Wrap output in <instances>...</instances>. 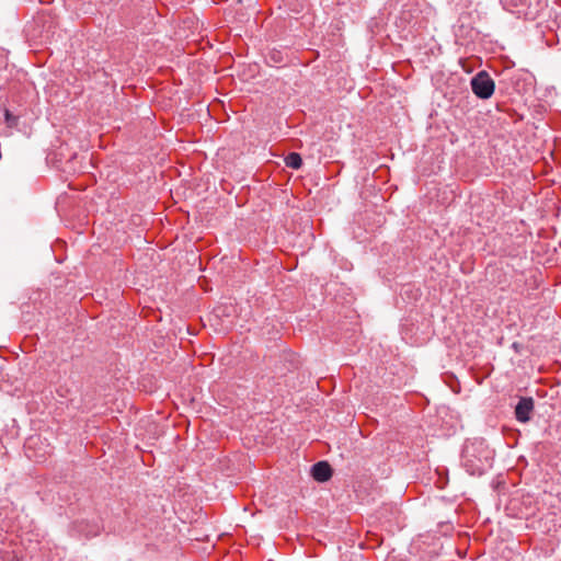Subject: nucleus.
Returning <instances> with one entry per match:
<instances>
[{
    "label": "nucleus",
    "instance_id": "7ed1b4c3",
    "mask_svg": "<svg viewBox=\"0 0 561 561\" xmlns=\"http://www.w3.org/2000/svg\"><path fill=\"white\" fill-rule=\"evenodd\" d=\"M535 401L531 397H522L515 407V417L518 422L527 423L534 411Z\"/></svg>",
    "mask_w": 561,
    "mask_h": 561
},
{
    "label": "nucleus",
    "instance_id": "f257e3e1",
    "mask_svg": "<svg viewBox=\"0 0 561 561\" xmlns=\"http://www.w3.org/2000/svg\"><path fill=\"white\" fill-rule=\"evenodd\" d=\"M472 92L482 100L490 99L494 93L495 83L490 75L482 70L471 79Z\"/></svg>",
    "mask_w": 561,
    "mask_h": 561
},
{
    "label": "nucleus",
    "instance_id": "39448f33",
    "mask_svg": "<svg viewBox=\"0 0 561 561\" xmlns=\"http://www.w3.org/2000/svg\"><path fill=\"white\" fill-rule=\"evenodd\" d=\"M285 164L291 169L298 170L302 165V159L299 153L290 152L285 158Z\"/></svg>",
    "mask_w": 561,
    "mask_h": 561
},
{
    "label": "nucleus",
    "instance_id": "f03ea898",
    "mask_svg": "<svg viewBox=\"0 0 561 561\" xmlns=\"http://www.w3.org/2000/svg\"><path fill=\"white\" fill-rule=\"evenodd\" d=\"M474 445L466 446L462 453V459H463V466L467 468V470L471 473H482L488 465V457L482 460L481 458H478L477 460L472 459L476 457L474 455Z\"/></svg>",
    "mask_w": 561,
    "mask_h": 561
},
{
    "label": "nucleus",
    "instance_id": "20e7f679",
    "mask_svg": "<svg viewBox=\"0 0 561 561\" xmlns=\"http://www.w3.org/2000/svg\"><path fill=\"white\" fill-rule=\"evenodd\" d=\"M311 476L318 482H325L332 477V468L327 461H318L311 467Z\"/></svg>",
    "mask_w": 561,
    "mask_h": 561
},
{
    "label": "nucleus",
    "instance_id": "423d86ee",
    "mask_svg": "<svg viewBox=\"0 0 561 561\" xmlns=\"http://www.w3.org/2000/svg\"><path fill=\"white\" fill-rule=\"evenodd\" d=\"M4 118L8 127L13 128L18 126L19 117L13 115L9 110L4 111Z\"/></svg>",
    "mask_w": 561,
    "mask_h": 561
}]
</instances>
